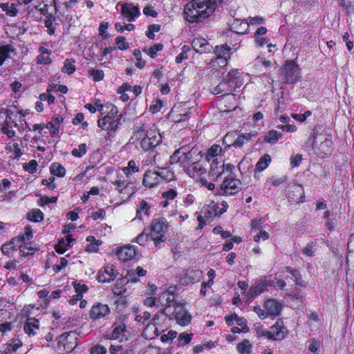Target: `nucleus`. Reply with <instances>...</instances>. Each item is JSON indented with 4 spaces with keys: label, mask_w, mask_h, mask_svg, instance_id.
Masks as SVG:
<instances>
[{
    "label": "nucleus",
    "mask_w": 354,
    "mask_h": 354,
    "mask_svg": "<svg viewBox=\"0 0 354 354\" xmlns=\"http://www.w3.org/2000/svg\"><path fill=\"white\" fill-rule=\"evenodd\" d=\"M221 0H192L184 8V18L189 23H198L208 18Z\"/></svg>",
    "instance_id": "1"
},
{
    "label": "nucleus",
    "mask_w": 354,
    "mask_h": 354,
    "mask_svg": "<svg viewBox=\"0 0 354 354\" xmlns=\"http://www.w3.org/2000/svg\"><path fill=\"white\" fill-rule=\"evenodd\" d=\"M201 158H203V154L197 147L185 145L174 151L170 157V162L172 165H178L185 171Z\"/></svg>",
    "instance_id": "2"
},
{
    "label": "nucleus",
    "mask_w": 354,
    "mask_h": 354,
    "mask_svg": "<svg viewBox=\"0 0 354 354\" xmlns=\"http://www.w3.org/2000/svg\"><path fill=\"white\" fill-rule=\"evenodd\" d=\"M135 136L140 140V146L145 151L153 149L162 141V137L156 128H148L141 124L136 127Z\"/></svg>",
    "instance_id": "3"
},
{
    "label": "nucleus",
    "mask_w": 354,
    "mask_h": 354,
    "mask_svg": "<svg viewBox=\"0 0 354 354\" xmlns=\"http://www.w3.org/2000/svg\"><path fill=\"white\" fill-rule=\"evenodd\" d=\"M118 108L113 106L106 115L97 120L98 127L106 131L109 138L114 136L122 124L121 118L122 115H118Z\"/></svg>",
    "instance_id": "4"
},
{
    "label": "nucleus",
    "mask_w": 354,
    "mask_h": 354,
    "mask_svg": "<svg viewBox=\"0 0 354 354\" xmlns=\"http://www.w3.org/2000/svg\"><path fill=\"white\" fill-rule=\"evenodd\" d=\"M167 228L168 223L163 217L156 218L151 221L149 236L153 241L156 247L165 241Z\"/></svg>",
    "instance_id": "5"
},
{
    "label": "nucleus",
    "mask_w": 354,
    "mask_h": 354,
    "mask_svg": "<svg viewBox=\"0 0 354 354\" xmlns=\"http://www.w3.org/2000/svg\"><path fill=\"white\" fill-rule=\"evenodd\" d=\"M279 78L283 83L295 84L300 78L298 66L291 60L287 61L279 71Z\"/></svg>",
    "instance_id": "6"
},
{
    "label": "nucleus",
    "mask_w": 354,
    "mask_h": 354,
    "mask_svg": "<svg viewBox=\"0 0 354 354\" xmlns=\"http://www.w3.org/2000/svg\"><path fill=\"white\" fill-rule=\"evenodd\" d=\"M241 182L234 177L225 178L220 187L217 189V194L222 196H232L241 189Z\"/></svg>",
    "instance_id": "7"
},
{
    "label": "nucleus",
    "mask_w": 354,
    "mask_h": 354,
    "mask_svg": "<svg viewBox=\"0 0 354 354\" xmlns=\"http://www.w3.org/2000/svg\"><path fill=\"white\" fill-rule=\"evenodd\" d=\"M159 301L161 302L162 306H165L162 310V313L165 315H169L171 313L170 308L175 305L180 304L176 301V295L174 294V288L170 287L165 291H163L159 297Z\"/></svg>",
    "instance_id": "8"
},
{
    "label": "nucleus",
    "mask_w": 354,
    "mask_h": 354,
    "mask_svg": "<svg viewBox=\"0 0 354 354\" xmlns=\"http://www.w3.org/2000/svg\"><path fill=\"white\" fill-rule=\"evenodd\" d=\"M172 315L176 319L178 324L181 326H187L191 323L192 316L189 313L184 304H178L175 305V309L169 315Z\"/></svg>",
    "instance_id": "9"
},
{
    "label": "nucleus",
    "mask_w": 354,
    "mask_h": 354,
    "mask_svg": "<svg viewBox=\"0 0 354 354\" xmlns=\"http://www.w3.org/2000/svg\"><path fill=\"white\" fill-rule=\"evenodd\" d=\"M288 334V330L283 326V322L281 319H277L275 324L270 328L269 339L281 341Z\"/></svg>",
    "instance_id": "10"
},
{
    "label": "nucleus",
    "mask_w": 354,
    "mask_h": 354,
    "mask_svg": "<svg viewBox=\"0 0 354 354\" xmlns=\"http://www.w3.org/2000/svg\"><path fill=\"white\" fill-rule=\"evenodd\" d=\"M304 191L301 185L290 183L288 185V197L290 201L299 203L302 201Z\"/></svg>",
    "instance_id": "11"
},
{
    "label": "nucleus",
    "mask_w": 354,
    "mask_h": 354,
    "mask_svg": "<svg viewBox=\"0 0 354 354\" xmlns=\"http://www.w3.org/2000/svg\"><path fill=\"white\" fill-rule=\"evenodd\" d=\"M231 48L226 44L216 46L214 50L216 59L218 61V64L222 66L227 63V59L230 57Z\"/></svg>",
    "instance_id": "12"
},
{
    "label": "nucleus",
    "mask_w": 354,
    "mask_h": 354,
    "mask_svg": "<svg viewBox=\"0 0 354 354\" xmlns=\"http://www.w3.org/2000/svg\"><path fill=\"white\" fill-rule=\"evenodd\" d=\"M77 339V334L70 331L59 336V343L62 344L66 351H71L76 346Z\"/></svg>",
    "instance_id": "13"
},
{
    "label": "nucleus",
    "mask_w": 354,
    "mask_h": 354,
    "mask_svg": "<svg viewBox=\"0 0 354 354\" xmlns=\"http://www.w3.org/2000/svg\"><path fill=\"white\" fill-rule=\"evenodd\" d=\"M115 277L116 273L113 265H106L99 271L97 279L99 282L104 283L113 281Z\"/></svg>",
    "instance_id": "14"
},
{
    "label": "nucleus",
    "mask_w": 354,
    "mask_h": 354,
    "mask_svg": "<svg viewBox=\"0 0 354 354\" xmlns=\"http://www.w3.org/2000/svg\"><path fill=\"white\" fill-rule=\"evenodd\" d=\"M109 313L110 310L106 304L98 303L92 306L90 316L93 319H100L106 316Z\"/></svg>",
    "instance_id": "15"
},
{
    "label": "nucleus",
    "mask_w": 354,
    "mask_h": 354,
    "mask_svg": "<svg viewBox=\"0 0 354 354\" xmlns=\"http://www.w3.org/2000/svg\"><path fill=\"white\" fill-rule=\"evenodd\" d=\"M121 13L125 15L129 21H133L140 12L139 8L132 3H125L122 5Z\"/></svg>",
    "instance_id": "16"
},
{
    "label": "nucleus",
    "mask_w": 354,
    "mask_h": 354,
    "mask_svg": "<svg viewBox=\"0 0 354 354\" xmlns=\"http://www.w3.org/2000/svg\"><path fill=\"white\" fill-rule=\"evenodd\" d=\"M204 160L203 158H198V160L194 162L192 167H188L185 172L191 177H196L205 174L206 169L203 164Z\"/></svg>",
    "instance_id": "17"
},
{
    "label": "nucleus",
    "mask_w": 354,
    "mask_h": 354,
    "mask_svg": "<svg viewBox=\"0 0 354 354\" xmlns=\"http://www.w3.org/2000/svg\"><path fill=\"white\" fill-rule=\"evenodd\" d=\"M224 171V163L222 161L218 162L217 159L212 160L209 171V177L214 180H217Z\"/></svg>",
    "instance_id": "18"
},
{
    "label": "nucleus",
    "mask_w": 354,
    "mask_h": 354,
    "mask_svg": "<svg viewBox=\"0 0 354 354\" xmlns=\"http://www.w3.org/2000/svg\"><path fill=\"white\" fill-rule=\"evenodd\" d=\"M160 182V176L158 171H148L144 175L142 184L144 186L151 188L159 184Z\"/></svg>",
    "instance_id": "19"
},
{
    "label": "nucleus",
    "mask_w": 354,
    "mask_h": 354,
    "mask_svg": "<svg viewBox=\"0 0 354 354\" xmlns=\"http://www.w3.org/2000/svg\"><path fill=\"white\" fill-rule=\"evenodd\" d=\"M263 307L268 315L270 316H277L281 310V304L274 299H267L264 302Z\"/></svg>",
    "instance_id": "20"
},
{
    "label": "nucleus",
    "mask_w": 354,
    "mask_h": 354,
    "mask_svg": "<svg viewBox=\"0 0 354 354\" xmlns=\"http://www.w3.org/2000/svg\"><path fill=\"white\" fill-rule=\"evenodd\" d=\"M268 286L270 284L266 279H260L250 288L248 295L252 298L255 297L263 292Z\"/></svg>",
    "instance_id": "21"
},
{
    "label": "nucleus",
    "mask_w": 354,
    "mask_h": 354,
    "mask_svg": "<svg viewBox=\"0 0 354 354\" xmlns=\"http://www.w3.org/2000/svg\"><path fill=\"white\" fill-rule=\"evenodd\" d=\"M129 279H127V278H122V279H118L115 283H114V286L113 287V292L119 296V295H122L123 293H124L127 290L126 288H125V284L127 283L129 281H131V282H136V279L133 278L131 277V274H129Z\"/></svg>",
    "instance_id": "22"
},
{
    "label": "nucleus",
    "mask_w": 354,
    "mask_h": 354,
    "mask_svg": "<svg viewBox=\"0 0 354 354\" xmlns=\"http://www.w3.org/2000/svg\"><path fill=\"white\" fill-rule=\"evenodd\" d=\"M117 254L120 260L128 261L133 259L136 255V251L133 246L127 245L120 248Z\"/></svg>",
    "instance_id": "23"
},
{
    "label": "nucleus",
    "mask_w": 354,
    "mask_h": 354,
    "mask_svg": "<svg viewBox=\"0 0 354 354\" xmlns=\"http://www.w3.org/2000/svg\"><path fill=\"white\" fill-rule=\"evenodd\" d=\"M17 127L18 124L15 121L12 120L11 117L7 116L1 127V131L8 138H11L15 136V128Z\"/></svg>",
    "instance_id": "24"
},
{
    "label": "nucleus",
    "mask_w": 354,
    "mask_h": 354,
    "mask_svg": "<svg viewBox=\"0 0 354 354\" xmlns=\"http://www.w3.org/2000/svg\"><path fill=\"white\" fill-rule=\"evenodd\" d=\"M192 44L193 48L198 53H209L212 48L203 38H195L192 41Z\"/></svg>",
    "instance_id": "25"
},
{
    "label": "nucleus",
    "mask_w": 354,
    "mask_h": 354,
    "mask_svg": "<svg viewBox=\"0 0 354 354\" xmlns=\"http://www.w3.org/2000/svg\"><path fill=\"white\" fill-rule=\"evenodd\" d=\"M249 24L247 21L234 19L231 25V30L236 34H246L249 30Z\"/></svg>",
    "instance_id": "26"
},
{
    "label": "nucleus",
    "mask_w": 354,
    "mask_h": 354,
    "mask_svg": "<svg viewBox=\"0 0 354 354\" xmlns=\"http://www.w3.org/2000/svg\"><path fill=\"white\" fill-rule=\"evenodd\" d=\"M39 327L38 319L33 317H28L25 322L24 330L29 336L34 335L36 333V330L39 329Z\"/></svg>",
    "instance_id": "27"
},
{
    "label": "nucleus",
    "mask_w": 354,
    "mask_h": 354,
    "mask_svg": "<svg viewBox=\"0 0 354 354\" xmlns=\"http://www.w3.org/2000/svg\"><path fill=\"white\" fill-rule=\"evenodd\" d=\"M113 331L111 333V338L113 339H119L120 342L125 337L124 333L126 332V326L123 323H114L113 324Z\"/></svg>",
    "instance_id": "28"
},
{
    "label": "nucleus",
    "mask_w": 354,
    "mask_h": 354,
    "mask_svg": "<svg viewBox=\"0 0 354 354\" xmlns=\"http://www.w3.org/2000/svg\"><path fill=\"white\" fill-rule=\"evenodd\" d=\"M150 209L151 206L146 201H141L136 210V218L142 220L144 217H149L151 212Z\"/></svg>",
    "instance_id": "29"
},
{
    "label": "nucleus",
    "mask_w": 354,
    "mask_h": 354,
    "mask_svg": "<svg viewBox=\"0 0 354 354\" xmlns=\"http://www.w3.org/2000/svg\"><path fill=\"white\" fill-rule=\"evenodd\" d=\"M218 206L214 203H211L204 209V215L206 218L212 219L216 216L220 215L219 211L218 210Z\"/></svg>",
    "instance_id": "30"
},
{
    "label": "nucleus",
    "mask_w": 354,
    "mask_h": 354,
    "mask_svg": "<svg viewBox=\"0 0 354 354\" xmlns=\"http://www.w3.org/2000/svg\"><path fill=\"white\" fill-rule=\"evenodd\" d=\"M270 161H271V158H270V155H268V154L263 155L259 159V160L257 162V163L256 165L255 172L262 171L263 169H265L266 167H268Z\"/></svg>",
    "instance_id": "31"
},
{
    "label": "nucleus",
    "mask_w": 354,
    "mask_h": 354,
    "mask_svg": "<svg viewBox=\"0 0 354 354\" xmlns=\"http://www.w3.org/2000/svg\"><path fill=\"white\" fill-rule=\"evenodd\" d=\"M40 54L37 57V63L48 64L50 62V51L44 47L39 48Z\"/></svg>",
    "instance_id": "32"
},
{
    "label": "nucleus",
    "mask_w": 354,
    "mask_h": 354,
    "mask_svg": "<svg viewBox=\"0 0 354 354\" xmlns=\"http://www.w3.org/2000/svg\"><path fill=\"white\" fill-rule=\"evenodd\" d=\"M50 169L51 174L58 177H64L66 174L65 168L58 162L52 163Z\"/></svg>",
    "instance_id": "33"
},
{
    "label": "nucleus",
    "mask_w": 354,
    "mask_h": 354,
    "mask_svg": "<svg viewBox=\"0 0 354 354\" xmlns=\"http://www.w3.org/2000/svg\"><path fill=\"white\" fill-rule=\"evenodd\" d=\"M14 48L10 45H3L0 46V64H3L4 61L9 57L10 53L14 52Z\"/></svg>",
    "instance_id": "34"
},
{
    "label": "nucleus",
    "mask_w": 354,
    "mask_h": 354,
    "mask_svg": "<svg viewBox=\"0 0 354 354\" xmlns=\"http://www.w3.org/2000/svg\"><path fill=\"white\" fill-rule=\"evenodd\" d=\"M282 133L276 130H271L267 133L264 140L268 143L274 144L281 137Z\"/></svg>",
    "instance_id": "35"
},
{
    "label": "nucleus",
    "mask_w": 354,
    "mask_h": 354,
    "mask_svg": "<svg viewBox=\"0 0 354 354\" xmlns=\"http://www.w3.org/2000/svg\"><path fill=\"white\" fill-rule=\"evenodd\" d=\"M286 272H289L294 277V281L296 285L303 286L304 281L301 279V275L299 271L297 269H293L289 266L286 267Z\"/></svg>",
    "instance_id": "36"
},
{
    "label": "nucleus",
    "mask_w": 354,
    "mask_h": 354,
    "mask_svg": "<svg viewBox=\"0 0 354 354\" xmlns=\"http://www.w3.org/2000/svg\"><path fill=\"white\" fill-rule=\"evenodd\" d=\"M251 138L252 135L250 133L239 135L231 145L236 147H241L244 143L250 142Z\"/></svg>",
    "instance_id": "37"
},
{
    "label": "nucleus",
    "mask_w": 354,
    "mask_h": 354,
    "mask_svg": "<svg viewBox=\"0 0 354 354\" xmlns=\"http://www.w3.org/2000/svg\"><path fill=\"white\" fill-rule=\"evenodd\" d=\"M231 85H229L225 80H223L214 88L213 93L214 94L227 93L231 91Z\"/></svg>",
    "instance_id": "38"
},
{
    "label": "nucleus",
    "mask_w": 354,
    "mask_h": 354,
    "mask_svg": "<svg viewBox=\"0 0 354 354\" xmlns=\"http://www.w3.org/2000/svg\"><path fill=\"white\" fill-rule=\"evenodd\" d=\"M62 71L69 75L73 73L75 71V61L72 59H66Z\"/></svg>",
    "instance_id": "39"
},
{
    "label": "nucleus",
    "mask_w": 354,
    "mask_h": 354,
    "mask_svg": "<svg viewBox=\"0 0 354 354\" xmlns=\"http://www.w3.org/2000/svg\"><path fill=\"white\" fill-rule=\"evenodd\" d=\"M251 348L252 345L248 339H244L236 346V349L241 354L250 353Z\"/></svg>",
    "instance_id": "40"
},
{
    "label": "nucleus",
    "mask_w": 354,
    "mask_h": 354,
    "mask_svg": "<svg viewBox=\"0 0 354 354\" xmlns=\"http://www.w3.org/2000/svg\"><path fill=\"white\" fill-rule=\"evenodd\" d=\"M222 151V148L218 145H212L207 151L205 159L207 161L218 156Z\"/></svg>",
    "instance_id": "41"
},
{
    "label": "nucleus",
    "mask_w": 354,
    "mask_h": 354,
    "mask_svg": "<svg viewBox=\"0 0 354 354\" xmlns=\"http://www.w3.org/2000/svg\"><path fill=\"white\" fill-rule=\"evenodd\" d=\"M28 217L31 221L39 222L44 219V214L39 209H36L29 212Z\"/></svg>",
    "instance_id": "42"
},
{
    "label": "nucleus",
    "mask_w": 354,
    "mask_h": 354,
    "mask_svg": "<svg viewBox=\"0 0 354 354\" xmlns=\"http://www.w3.org/2000/svg\"><path fill=\"white\" fill-rule=\"evenodd\" d=\"M192 337L193 333H180L178 338V346H183L189 344L191 342Z\"/></svg>",
    "instance_id": "43"
},
{
    "label": "nucleus",
    "mask_w": 354,
    "mask_h": 354,
    "mask_svg": "<svg viewBox=\"0 0 354 354\" xmlns=\"http://www.w3.org/2000/svg\"><path fill=\"white\" fill-rule=\"evenodd\" d=\"M22 345L21 342L19 339H13L12 343L10 344L4 351L5 354H12L15 352Z\"/></svg>",
    "instance_id": "44"
},
{
    "label": "nucleus",
    "mask_w": 354,
    "mask_h": 354,
    "mask_svg": "<svg viewBox=\"0 0 354 354\" xmlns=\"http://www.w3.org/2000/svg\"><path fill=\"white\" fill-rule=\"evenodd\" d=\"M31 243H27L19 245V250L23 256L32 254L35 252L37 248L31 246Z\"/></svg>",
    "instance_id": "45"
},
{
    "label": "nucleus",
    "mask_w": 354,
    "mask_h": 354,
    "mask_svg": "<svg viewBox=\"0 0 354 354\" xmlns=\"http://www.w3.org/2000/svg\"><path fill=\"white\" fill-rule=\"evenodd\" d=\"M239 73L236 70H232L228 73L226 76L225 81L233 87L236 84V80L239 77Z\"/></svg>",
    "instance_id": "46"
},
{
    "label": "nucleus",
    "mask_w": 354,
    "mask_h": 354,
    "mask_svg": "<svg viewBox=\"0 0 354 354\" xmlns=\"http://www.w3.org/2000/svg\"><path fill=\"white\" fill-rule=\"evenodd\" d=\"M55 20V17L52 14H48L45 20V26L48 28L50 35L55 33V28L53 26V22Z\"/></svg>",
    "instance_id": "47"
},
{
    "label": "nucleus",
    "mask_w": 354,
    "mask_h": 354,
    "mask_svg": "<svg viewBox=\"0 0 354 354\" xmlns=\"http://www.w3.org/2000/svg\"><path fill=\"white\" fill-rule=\"evenodd\" d=\"M3 254L11 257L17 251L16 245H12L9 242L4 243L1 247Z\"/></svg>",
    "instance_id": "48"
},
{
    "label": "nucleus",
    "mask_w": 354,
    "mask_h": 354,
    "mask_svg": "<svg viewBox=\"0 0 354 354\" xmlns=\"http://www.w3.org/2000/svg\"><path fill=\"white\" fill-rule=\"evenodd\" d=\"M138 167L136 166V162L133 160H130L128 162V166L123 168V171L127 176H129L132 173L138 172Z\"/></svg>",
    "instance_id": "49"
},
{
    "label": "nucleus",
    "mask_w": 354,
    "mask_h": 354,
    "mask_svg": "<svg viewBox=\"0 0 354 354\" xmlns=\"http://www.w3.org/2000/svg\"><path fill=\"white\" fill-rule=\"evenodd\" d=\"M159 176L161 179H165L168 181L171 180L174 178V173L167 169L162 168L160 171H158Z\"/></svg>",
    "instance_id": "50"
},
{
    "label": "nucleus",
    "mask_w": 354,
    "mask_h": 354,
    "mask_svg": "<svg viewBox=\"0 0 354 354\" xmlns=\"http://www.w3.org/2000/svg\"><path fill=\"white\" fill-rule=\"evenodd\" d=\"M86 145L82 143L78 146L77 149H74L71 153L75 157L81 158L86 153Z\"/></svg>",
    "instance_id": "51"
},
{
    "label": "nucleus",
    "mask_w": 354,
    "mask_h": 354,
    "mask_svg": "<svg viewBox=\"0 0 354 354\" xmlns=\"http://www.w3.org/2000/svg\"><path fill=\"white\" fill-rule=\"evenodd\" d=\"M160 30V26L158 24H151L148 26V30L146 31V36L153 39H154V32H158Z\"/></svg>",
    "instance_id": "52"
},
{
    "label": "nucleus",
    "mask_w": 354,
    "mask_h": 354,
    "mask_svg": "<svg viewBox=\"0 0 354 354\" xmlns=\"http://www.w3.org/2000/svg\"><path fill=\"white\" fill-rule=\"evenodd\" d=\"M190 50L189 46L184 45L181 48V53L176 56V63H180L183 60L187 59V53Z\"/></svg>",
    "instance_id": "53"
},
{
    "label": "nucleus",
    "mask_w": 354,
    "mask_h": 354,
    "mask_svg": "<svg viewBox=\"0 0 354 354\" xmlns=\"http://www.w3.org/2000/svg\"><path fill=\"white\" fill-rule=\"evenodd\" d=\"M37 163L35 160H32L29 162L24 163V169L30 174H34L37 171Z\"/></svg>",
    "instance_id": "54"
},
{
    "label": "nucleus",
    "mask_w": 354,
    "mask_h": 354,
    "mask_svg": "<svg viewBox=\"0 0 354 354\" xmlns=\"http://www.w3.org/2000/svg\"><path fill=\"white\" fill-rule=\"evenodd\" d=\"M255 333L257 335V337L258 339H269L270 335H269V330H263L261 327H257L255 328Z\"/></svg>",
    "instance_id": "55"
},
{
    "label": "nucleus",
    "mask_w": 354,
    "mask_h": 354,
    "mask_svg": "<svg viewBox=\"0 0 354 354\" xmlns=\"http://www.w3.org/2000/svg\"><path fill=\"white\" fill-rule=\"evenodd\" d=\"M115 44L120 50H127L129 48V44L123 36H119L115 39Z\"/></svg>",
    "instance_id": "56"
},
{
    "label": "nucleus",
    "mask_w": 354,
    "mask_h": 354,
    "mask_svg": "<svg viewBox=\"0 0 354 354\" xmlns=\"http://www.w3.org/2000/svg\"><path fill=\"white\" fill-rule=\"evenodd\" d=\"M89 73L90 75L93 76V80L95 82H99L104 77V72L102 70L91 69Z\"/></svg>",
    "instance_id": "57"
},
{
    "label": "nucleus",
    "mask_w": 354,
    "mask_h": 354,
    "mask_svg": "<svg viewBox=\"0 0 354 354\" xmlns=\"http://www.w3.org/2000/svg\"><path fill=\"white\" fill-rule=\"evenodd\" d=\"M163 46L161 44H156L152 46L148 50V55L151 57L154 58L158 51L162 50Z\"/></svg>",
    "instance_id": "58"
},
{
    "label": "nucleus",
    "mask_w": 354,
    "mask_h": 354,
    "mask_svg": "<svg viewBox=\"0 0 354 354\" xmlns=\"http://www.w3.org/2000/svg\"><path fill=\"white\" fill-rule=\"evenodd\" d=\"M315 244L313 242L308 243L303 250V254L308 256L312 257L315 252Z\"/></svg>",
    "instance_id": "59"
},
{
    "label": "nucleus",
    "mask_w": 354,
    "mask_h": 354,
    "mask_svg": "<svg viewBox=\"0 0 354 354\" xmlns=\"http://www.w3.org/2000/svg\"><path fill=\"white\" fill-rule=\"evenodd\" d=\"M46 127L49 129L51 136H56L59 133V127L55 124L53 122H48Z\"/></svg>",
    "instance_id": "60"
},
{
    "label": "nucleus",
    "mask_w": 354,
    "mask_h": 354,
    "mask_svg": "<svg viewBox=\"0 0 354 354\" xmlns=\"http://www.w3.org/2000/svg\"><path fill=\"white\" fill-rule=\"evenodd\" d=\"M177 336V332L175 330H169L167 334L162 335L160 339L162 342H165L169 340H172Z\"/></svg>",
    "instance_id": "61"
},
{
    "label": "nucleus",
    "mask_w": 354,
    "mask_h": 354,
    "mask_svg": "<svg viewBox=\"0 0 354 354\" xmlns=\"http://www.w3.org/2000/svg\"><path fill=\"white\" fill-rule=\"evenodd\" d=\"M133 55L135 56V57L137 60L136 66L140 68H142L145 64V62L142 60L141 53H140V50L135 49L133 50Z\"/></svg>",
    "instance_id": "62"
},
{
    "label": "nucleus",
    "mask_w": 354,
    "mask_h": 354,
    "mask_svg": "<svg viewBox=\"0 0 354 354\" xmlns=\"http://www.w3.org/2000/svg\"><path fill=\"white\" fill-rule=\"evenodd\" d=\"M55 250L59 254H63L66 250V241L62 239L59 241L58 244L55 246Z\"/></svg>",
    "instance_id": "63"
},
{
    "label": "nucleus",
    "mask_w": 354,
    "mask_h": 354,
    "mask_svg": "<svg viewBox=\"0 0 354 354\" xmlns=\"http://www.w3.org/2000/svg\"><path fill=\"white\" fill-rule=\"evenodd\" d=\"M106 349L101 345H96L91 348V354H104Z\"/></svg>",
    "instance_id": "64"
}]
</instances>
